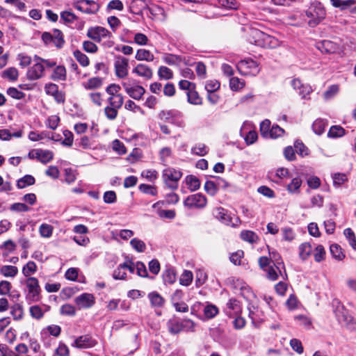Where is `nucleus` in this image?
I'll use <instances>...</instances> for the list:
<instances>
[{
	"instance_id": "obj_19",
	"label": "nucleus",
	"mask_w": 356,
	"mask_h": 356,
	"mask_svg": "<svg viewBox=\"0 0 356 356\" xmlns=\"http://www.w3.org/2000/svg\"><path fill=\"white\" fill-rule=\"evenodd\" d=\"M54 158V154L50 150L36 149L35 159L39 160L42 163H47L51 161Z\"/></svg>"
},
{
	"instance_id": "obj_41",
	"label": "nucleus",
	"mask_w": 356,
	"mask_h": 356,
	"mask_svg": "<svg viewBox=\"0 0 356 356\" xmlns=\"http://www.w3.org/2000/svg\"><path fill=\"white\" fill-rule=\"evenodd\" d=\"M130 245L138 252H144L146 249L145 243L137 238L131 240Z\"/></svg>"
},
{
	"instance_id": "obj_17",
	"label": "nucleus",
	"mask_w": 356,
	"mask_h": 356,
	"mask_svg": "<svg viewBox=\"0 0 356 356\" xmlns=\"http://www.w3.org/2000/svg\"><path fill=\"white\" fill-rule=\"evenodd\" d=\"M148 5L145 0H133L129 6L130 12L135 15H140L146 10Z\"/></svg>"
},
{
	"instance_id": "obj_37",
	"label": "nucleus",
	"mask_w": 356,
	"mask_h": 356,
	"mask_svg": "<svg viewBox=\"0 0 356 356\" xmlns=\"http://www.w3.org/2000/svg\"><path fill=\"white\" fill-rule=\"evenodd\" d=\"M312 246L308 243H302L299 246V255L302 260H305L310 255Z\"/></svg>"
},
{
	"instance_id": "obj_52",
	"label": "nucleus",
	"mask_w": 356,
	"mask_h": 356,
	"mask_svg": "<svg viewBox=\"0 0 356 356\" xmlns=\"http://www.w3.org/2000/svg\"><path fill=\"white\" fill-rule=\"evenodd\" d=\"M46 138H50V132L42 131L38 134L35 131H31L29 134V138L32 141H38Z\"/></svg>"
},
{
	"instance_id": "obj_28",
	"label": "nucleus",
	"mask_w": 356,
	"mask_h": 356,
	"mask_svg": "<svg viewBox=\"0 0 356 356\" xmlns=\"http://www.w3.org/2000/svg\"><path fill=\"white\" fill-rule=\"evenodd\" d=\"M135 58L138 60L152 61L154 56L149 50L140 49L137 51Z\"/></svg>"
},
{
	"instance_id": "obj_35",
	"label": "nucleus",
	"mask_w": 356,
	"mask_h": 356,
	"mask_svg": "<svg viewBox=\"0 0 356 356\" xmlns=\"http://www.w3.org/2000/svg\"><path fill=\"white\" fill-rule=\"evenodd\" d=\"M53 38V42L56 47H63L65 43V40L63 39V35L61 31H60L59 29H54Z\"/></svg>"
},
{
	"instance_id": "obj_26",
	"label": "nucleus",
	"mask_w": 356,
	"mask_h": 356,
	"mask_svg": "<svg viewBox=\"0 0 356 356\" xmlns=\"http://www.w3.org/2000/svg\"><path fill=\"white\" fill-rule=\"evenodd\" d=\"M330 250L332 257L336 260L342 261L345 258V254L339 245L337 243L332 244Z\"/></svg>"
},
{
	"instance_id": "obj_20",
	"label": "nucleus",
	"mask_w": 356,
	"mask_h": 356,
	"mask_svg": "<svg viewBox=\"0 0 356 356\" xmlns=\"http://www.w3.org/2000/svg\"><path fill=\"white\" fill-rule=\"evenodd\" d=\"M54 81H65L67 79V72L64 65L56 66L51 76Z\"/></svg>"
},
{
	"instance_id": "obj_40",
	"label": "nucleus",
	"mask_w": 356,
	"mask_h": 356,
	"mask_svg": "<svg viewBox=\"0 0 356 356\" xmlns=\"http://www.w3.org/2000/svg\"><path fill=\"white\" fill-rule=\"evenodd\" d=\"M325 125L323 120L317 119L312 124V129L317 135H321L325 131Z\"/></svg>"
},
{
	"instance_id": "obj_18",
	"label": "nucleus",
	"mask_w": 356,
	"mask_h": 356,
	"mask_svg": "<svg viewBox=\"0 0 356 356\" xmlns=\"http://www.w3.org/2000/svg\"><path fill=\"white\" fill-rule=\"evenodd\" d=\"M147 297L152 307H162L164 306L165 300L157 291L149 293Z\"/></svg>"
},
{
	"instance_id": "obj_27",
	"label": "nucleus",
	"mask_w": 356,
	"mask_h": 356,
	"mask_svg": "<svg viewBox=\"0 0 356 356\" xmlns=\"http://www.w3.org/2000/svg\"><path fill=\"white\" fill-rule=\"evenodd\" d=\"M241 238L242 240L250 243H256L259 240L258 235L250 230H243L241 232Z\"/></svg>"
},
{
	"instance_id": "obj_2",
	"label": "nucleus",
	"mask_w": 356,
	"mask_h": 356,
	"mask_svg": "<svg viewBox=\"0 0 356 356\" xmlns=\"http://www.w3.org/2000/svg\"><path fill=\"white\" fill-rule=\"evenodd\" d=\"M306 15L308 17L312 18L308 22L309 26L315 27L325 19L326 12L322 5L318 3L312 6L309 10L306 12Z\"/></svg>"
},
{
	"instance_id": "obj_38",
	"label": "nucleus",
	"mask_w": 356,
	"mask_h": 356,
	"mask_svg": "<svg viewBox=\"0 0 356 356\" xmlns=\"http://www.w3.org/2000/svg\"><path fill=\"white\" fill-rule=\"evenodd\" d=\"M18 75V70L15 67H9L3 72L2 77L15 81L17 79Z\"/></svg>"
},
{
	"instance_id": "obj_9",
	"label": "nucleus",
	"mask_w": 356,
	"mask_h": 356,
	"mask_svg": "<svg viewBox=\"0 0 356 356\" xmlns=\"http://www.w3.org/2000/svg\"><path fill=\"white\" fill-rule=\"evenodd\" d=\"M270 262L274 265L280 275L283 276L284 280L287 279V274L286 273L285 266L280 254L276 251H269Z\"/></svg>"
},
{
	"instance_id": "obj_13",
	"label": "nucleus",
	"mask_w": 356,
	"mask_h": 356,
	"mask_svg": "<svg viewBox=\"0 0 356 356\" xmlns=\"http://www.w3.org/2000/svg\"><path fill=\"white\" fill-rule=\"evenodd\" d=\"M291 85L295 90H297L298 94L305 99L312 92V89L309 85L302 83L299 79H293L291 81Z\"/></svg>"
},
{
	"instance_id": "obj_22",
	"label": "nucleus",
	"mask_w": 356,
	"mask_h": 356,
	"mask_svg": "<svg viewBox=\"0 0 356 356\" xmlns=\"http://www.w3.org/2000/svg\"><path fill=\"white\" fill-rule=\"evenodd\" d=\"M213 214L216 218L220 220L223 223L229 224L231 222V218L227 215V211L222 207H218L213 211Z\"/></svg>"
},
{
	"instance_id": "obj_42",
	"label": "nucleus",
	"mask_w": 356,
	"mask_h": 356,
	"mask_svg": "<svg viewBox=\"0 0 356 356\" xmlns=\"http://www.w3.org/2000/svg\"><path fill=\"white\" fill-rule=\"evenodd\" d=\"M163 279L165 284H173L176 280V275L174 270L170 268L165 270L163 274Z\"/></svg>"
},
{
	"instance_id": "obj_12",
	"label": "nucleus",
	"mask_w": 356,
	"mask_h": 356,
	"mask_svg": "<svg viewBox=\"0 0 356 356\" xmlns=\"http://www.w3.org/2000/svg\"><path fill=\"white\" fill-rule=\"evenodd\" d=\"M44 67L40 63H36L30 67L26 73L27 79L30 81H35L44 76Z\"/></svg>"
},
{
	"instance_id": "obj_36",
	"label": "nucleus",
	"mask_w": 356,
	"mask_h": 356,
	"mask_svg": "<svg viewBox=\"0 0 356 356\" xmlns=\"http://www.w3.org/2000/svg\"><path fill=\"white\" fill-rule=\"evenodd\" d=\"M125 267H127V263L120 264L118 268L113 271V277L115 280H124L127 277L125 273Z\"/></svg>"
},
{
	"instance_id": "obj_44",
	"label": "nucleus",
	"mask_w": 356,
	"mask_h": 356,
	"mask_svg": "<svg viewBox=\"0 0 356 356\" xmlns=\"http://www.w3.org/2000/svg\"><path fill=\"white\" fill-rule=\"evenodd\" d=\"M218 313V308L213 305H207L204 309V314L207 318L215 317Z\"/></svg>"
},
{
	"instance_id": "obj_43",
	"label": "nucleus",
	"mask_w": 356,
	"mask_h": 356,
	"mask_svg": "<svg viewBox=\"0 0 356 356\" xmlns=\"http://www.w3.org/2000/svg\"><path fill=\"white\" fill-rule=\"evenodd\" d=\"M227 309H229V312H226L228 316H232L231 311H234V313L237 314L240 309L239 302L236 299H230L229 302L227 303Z\"/></svg>"
},
{
	"instance_id": "obj_4",
	"label": "nucleus",
	"mask_w": 356,
	"mask_h": 356,
	"mask_svg": "<svg viewBox=\"0 0 356 356\" xmlns=\"http://www.w3.org/2000/svg\"><path fill=\"white\" fill-rule=\"evenodd\" d=\"M72 5L78 10L88 15L97 13L100 8V6L93 0H76Z\"/></svg>"
},
{
	"instance_id": "obj_54",
	"label": "nucleus",
	"mask_w": 356,
	"mask_h": 356,
	"mask_svg": "<svg viewBox=\"0 0 356 356\" xmlns=\"http://www.w3.org/2000/svg\"><path fill=\"white\" fill-rule=\"evenodd\" d=\"M284 133V130L280 126L275 124L271 127L268 136H269L270 138H277L282 136Z\"/></svg>"
},
{
	"instance_id": "obj_16",
	"label": "nucleus",
	"mask_w": 356,
	"mask_h": 356,
	"mask_svg": "<svg viewBox=\"0 0 356 356\" xmlns=\"http://www.w3.org/2000/svg\"><path fill=\"white\" fill-rule=\"evenodd\" d=\"M132 72L146 79H152L153 75L152 69L145 64H138Z\"/></svg>"
},
{
	"instance_id": "obj_8",
	"label": "nucleus",
	"mask_w": 356,
	"mask_h": 356,
	"mask_svg": "<svg viewBox=\"0 0 356 356\" xmlns=\"http://www.w3.org/2000/svg\"><path fill=\"white\" fill-rule=\"evenodd\" d=\"M74 302L79 309H88L95 305V298L91 293H83L75 298Z\"/></svg>"
},
{
	"instance_id": "obj_33",
	"label": "nucleus",
	"mask_w": 356,
	"mask_h": 356,
	"mask_svg": "<svg viewBox=\"0 0 356 356\" xmlns=\"http://www.w3.org/2000/svg\"><path fill=\"white\" fill-rule=\"evenodd\" d=\"M332 6L335 8H340L341 10H344L348 7L355 4V0H330Z\"/></svg>"
},
{
	"instance_id": "obj_47",
	"label": "nucleus",
	"mask_w": 356,
	"mask_h": 356,
	"mask_svg": "<svg viewBox=\"0 0 356 356\" xmlns=\"http://www.w3.org/2000/svg\"><path fill=\"white\" fill-rule=\"evenodd\" d=\"M138 188L140 191H141L143 193L149 194L152 196H156L157 195V190L156 186H151L145 184H141Z\"/></svg>"
},
{
	"instance_id": "obj_51",
	"label": "nucleus",
	"mask_w": 356,
	"mask_h": 356,
	"mask_svg": "<svg viewBox=\"0 0 356 356\" xmlns=\"http://www.w3.org/2000/svg\"><path fill=\"white\" fill-rule=\"evenodd\" d=\"M158 74L160 79H164L166 80L171 79L173 76L172 71L165 66H161L159 67Z\"/></svg>"
},
{
	"instance_id": "obj_5",
	"label": "nucleus",
	"mask_w": 356,
	"mask_h": 356,
	"mask_svg": "<svg viewBox=\"0 0 356 356\" xmlns=\"http://www.w3.org/2000/svg\"><path fill=\"white\" fill-rule=\"evenodd\" d=\"M236 67L241 74L245 75L255 74L259 71L257 63L251 58L240 60Z\"/></svg>"
},
{
	"instance_id": "obj_15",
	"label": "nucleus",
	"mask_w": 356,
	"mask_h": 356,
	"mask_svg": "<svg viewBox=\"0 0 356 356\" xmlns=\"http://www.w3.org/2000/svg\"><path fill=\"white\" fill-rule=\"evenodd\" d=\"M316 48L322 53L334 54L339 49V46L332 41L322 40L316 43Z\"/></svg>"
},
{
	"instance_id": "obj_3",
	"label": "nucleus",
	"mask_w": 356,
	"mask_h": 356,
	"mask_svg": "<svg viewBox=\"0 0 356 356\" xmlns=\"http://www.w3.org/2000/svg\"><path fill=\"white\" fill-rule=\"evenodd\" d=\"M26 284L28 289V293L26 296V300L29 302H38L41 298V289L38 279L34 277H29L26 280Z\"/></svg>"
},
{
	"instance_id": "obj_55",
	"label": "nucleus",
	"mask_w": 356,
	"mask_h": 356,
	"mask_svg": "<svg viewBox=\"0 0 356 356\" xmlns=\"http://www.w3.org/2000/svg\"><path fill=\"white\" fill-rule=\"evenodd\" d=\"M193 280V273L191 271L185 270L181 275L179 282L181 285L188 286L191 284Z\"/></svg>"
},
{
	"instance_id": "obj_63",
	"label": "nucleus",
	"mask_w": 356,
	"mask_h": 356,
	"mask_svg": "<svg viewBox=\"0 0 356 356\" xmlns=\"http://www.w3.org/2000/svg\"><path fill=\"white\" fill-rule=\"evenodd\" d=\"M220 83L217 80H209L206 82L205 89L207 92H216L220 88Z\"/></svg>"
},
{
	"instance_id": "obj_62",
	"label": "nucleus",
	"mask_w": 356,
	"mask_h": 356,
	"mask_svg": "<svg viewBox=\"0 0 356 356\" xmlns=\"http://www.w3.org/2000/svg\"><path fill=\"white\" fill-rule=\"evenodd\" d=\"M10 209L17 212H28L31 208L24 203L16 202L10 205Z\"/></svg>"
},
{
	"instance_id": "obj_48",
	"label": "nucleus",
	"mask_w": 356,
	"mask_h": 356,
	"mask_svg": "<svg viewBox=\"0 0 356 356\" xmlns=\"http://www.w3.org/2000/svg\"><path fill=\"white\" fill-rule=\"evenodd\" d=\"M74 56L77 60V61L83 66L86 67L89 65V59L88 56L82 53L79 50H76L74 51Z\"/></svg>"
},
{
	"instance_id": "obj_30",
	"label": "nucleus",
	"mask_w": 356,
	"mask_h": 356,
	"mask_svg": "<svg viewBox=\"0 0 356 356\" xmlns=\"http://www.w3.org/2000/svg\"><path fill=\"white\" fill-rule=\"evenodd\" d=\"M0 273L4 277H14L18 273V269L15 266L5 265L1 267Z\"/></svg>"
},
{
	"instance_id": "obj_46",
	"label": "nucleus",
	"mask_w": 356,
	"mask_h": 356,
	"mask_svg": "<svg viewBox=\"0 0 356 356\" xmlns=\"http://www.w3.org/2000/svg\"><path fill=\"white\" fill-rule=\"evenodd\" d=\"M37 270V266L35 262L29 261L22 268V273L25 277H29L31 274H33Z\"/></svg>"
},
{
	"instance_id": "obj_23",
	"label": "nucleus",
	"mask_w": 356,
	"mask_h": 356,
	"mask_svg": "<svg viewBox=\"0 0 356 356\" xmlns=\"http://www.w3.org/2000/svg\"><path fill=\"white\" fill-rule=\"evenodd\" d=\"M35 179L34 177L30 175H26L23 177L19 179L17 181V187L19 189H22L26 188V186H32L35 184Z\"/></svg>"
},
{
	"instance_id": "obj_34",
	"label": "nucleus",
	"mask_w": 356,
	"mask_h": 356,
	"mask_svg": "<svg viewBox=\"0 0 356 356\" xmlns=\"http://www.w3.org/2000/svg\"><path fill=\"white\" fill-rule=\"evenodd\" d=\"M302 184V180L300 177H297L293 178L291 183L287 186V190L291 193H299L300 187Z\"/></svg>"
},
{
	"instance_id": "obj_57",
	"label": "nucleus",
	"mask_w": 356,
	"mask_h": 356,
	"mask_svg": "<svg viewBox=\"0 0 356 356\" xmlns=\"http://www.w3.org/2000/svg\"><path fill=\"white\" fill-rule=\"evenodd\" d=\"M7 94L15 99H22L25 97V94L23 92L14 87L8 88L7 90Z\"/></svg>"
},
{
	"instance_id": "obj_32",
	"label": "nucleus",
	"mask_w": 356,
	"mask_h": 356,
	"mask_svg": "<svg viewBox=\"0 0 356 356\" xmlns=\"http://www.w3.org/2000/svg\"><path fill=\"white\" fill-rule=\"evenodd\" d=\"M346 134L345 129L339 125H334L330 128L327 133L329 138H339L344 136Z\"/></svg>"
},
{
	"instance_id": "obj_6",
	"label": "nucleus",
	"mask_w": 356,
	"mask_h": 356,
	"mask_svg": "<svg viewBox=\"0 0 356 356\" xmlns=\"http://www.w3.org/2000/svg\"><path fill=\"white\" fill-rule=\"evenodd\" d=\"M207 198L202 193L189 195L184 200V206L188 208H204L207 205Z\"/></svg>"
},
{
	"instance_id": "obj_59",
	"label": "nucleus",
	"mask_w": 356,
	"mask_h": 356,
	"mask_svg": "<svg viewBox=\"0 0 356 356\" xmlns=\"http://www.w3.org/2000/svg\"><path fill=\"white\" fill-rule=\"evenodd\" d=\"M31 316L37 320L41 319L44 316V312L38 305L31 306L29 309Z\"/></svg>"
},
{
	"instance_id": "obj_60",
	"label": "nucleus",
	"mask_w": 356,
	"mask_h": 356,
	"mask_svg": "<svg viewBox=\"0 0 356 356\" xmlns=\"http://www.w3.org/2000/svg\"><path fill=\"white\" fill-rule=\"evenodd\" d=\"M182 331L184 332H194L195 331V323L191 319H183L181 320Z\"/></svg>"
},
{
	"instance_id": "obj_39",
	"label": "nucleus",
	"mask_w": 356,
	"mask_h": 356,
	"mask_svg": "<svg viewBox=\"0 0 356 356\" xmlns=\"http://www.w3.org/2000/svg\"><path fill=\"white\" fill-rule=\"evenodd\" d=\"M108 102L111 106L119 109L122 107L124 103V97L122 95L117 94L114 97H108Z\"/></svg>"
},
{
	"instance_id": "obj_45",
	"label": "nucleus",
	"mask_w": 356,
	"mask_h": 356,
	"mask_svg": "<svg viewBox=\"0 0 356 356\" xmlns=\"http://www.w3.org/2000/svg\"><path fill=\"white\" fill-rule=\"evenodd\" d=\"M204 188L205 191L211 196H214L218 191V187L213 181H207Z\"/></svg>"
},
{
	"instance_id": "obj_56",
	"label": "nucleus",
	"mask_w": 356,
	"mask_h": 356,
	"mask_svg": "<svg viewBox=\"0 0 356 356\" xmlns=\"http://www.w3.org/2000/svg\"><path fill=\"white\" fill-rule=\"evenodd\" d=\"M191 152L193 154L202 156L207 154L208 147L204 144L200 143L192 148Z\"/></svg>"
},
{
	"instance_id": "obj_50",
	"label": "nucleus",
	"mask_w": 356,
	"mask_h": 356,
	"mask_svg": "<svg viewBox=\"0 0 356 356\" xmlns=\"http://www.w3.org/2000/svg\"><path fill=\"white\" fill-rule=\"evenodd\" d=\"M221 6L230 10H237L239 7V3L236 0H219Z\"/></svg>"
},
{
	"instance_id": "obj_1",
	"label": "nucleus",
	"mask_w": 356,
	"mask_h": 356,
	"mask_svg": "<svg viewBox=\"0 0 356 356\" xmlns=\"http://www.w3.org/2000/svg\"><path fill=\"white\" fill-rule=\"evenodd\" d=\"M181 177L182 172L173 168H167L162 172L163 182L168 188L173 191L177 189Z\"/></svg>"
},
{
	"instance_id": "obj_31",
	"label": "nucleus",
	"mask_w": 356,
	"mask_h": 356,
	"mask_svg": "<svg viewBox=\"0 0 356 356\" xmlns=\"http://www.w3.org/2000/svg\"><path fill=\"white\" fill-rule=\"evenodd\" d=\"M188 102L194 105H201L202 104V98L195 89L189 90L187 92Z\"/></svg>"
},
{
	"instance_id": "obj_29",
	"label": "nucleus",
	"mask_w": 356,
	"mask_h": 356,
	"mask_svg": "<svg viewBox=\"0 0 356 356\" xmlns=\"http://www.w3.org/2000/svg\"><path fill=\"white\" fill-rule=\"evenodd\" d=\"M103 81L99 77H92L88 79V81L83 83V86L87 90H93L99 88L102 86Z\"/></svg>"
},
{
	"instance_id": "obj_11",
	"label": "nucleus",
	"mask_w": 356,
	"mask_h": 356,
	"mask_svg": "<svg viewBox=\"0 0 356 356\" xmlns=\"http://www.w3.org/2000/svg\"><path fill=\"white\" fill-rule=\"evenodd\" d=\"M129 60L124 57H119L115 62V70L116 76L119 78H124L128 74Z\"/></svg>"
},
{
	"instance_id": "obj_49",
	"label": "nucleus",
	"mask_w": 356,
	"mask_h": 356,
	"mask_svg": "<svg viewBox=\"0 0 356 356\" xmlns=\"http://www.w3.org/2000/svg\"><path fill=\"white\" fill-rule=\"evenodd\" d=\"M265 271L266 272V277L271 281L277 280L279 275H280L274 265L270 266Z\"/></svg>"
},
{
	"instance_id": "obj_24",
	"label": "nucleus",
	"mask_w": 356,
	"mask_h": 356,
	"mask_svg": "<svg viewBox=\"0 0 356 356\" xmlns=\"http://www.w3.org/2000/svg\"><path fill=\"white\" fill-rule=\"evenodd\" d=\"M186 184L191 191H195L200 187V181L195 175H190L186 176L185 179Z\"/></svg>"
},
{
	"instance_id": "obj_64",
	"label": "nucleus",
	"mask_w": 356,
	"mask_h": 356,
	"mask_svg": "<svg viewBox=\"0 0 356 356\" xmlns=\"http://www.w3.org/2000/svg\"><path fill=\"white\" fill-rule=\"evenodd\" d=\"M245 83L238 77H232L229 80V86L232 90H238L243 88Z\"/></svg>"
},
{
	"instance_id": "obj_25",
	"label": "nucleus",
	"mask_w": 356,
	"mask_h": 356,
	"mask_svg": "<svg viewBox=\"0 0 356 356\" xmlns=\"http://www.w3.org/2000/svg\"><path fill=\"white\" fill-rule=\"evenodd\" d=\"M255 36L259 38H261L264 41V46H268L270 47H273L277 44V40L269 35H267L261 31H255Z\"/></svg>"
},
{
	"instance_id": "obj_61",
	"label": "nucleus",
	"mask_w": 356,
	"mask_h": 356,
	"mask_svg": "<svg viewBox=\"0 0 356 356\" xmlns=\"http://www.w3.org/2000/svg\"><path fill=\"white\" fill-rule=\"evenodd\" d=\"M325 251L323 245H318L315 249L314 254V259L316 262H321L325 259Z\"/></svg>"
},
{
	"instance_id": "obj_7",
	"label": "nucleus",
	"mask_w": 356,
	"mask_h": 356,
	"mask_svg": "<svg viewBox=\"0 0 356 356\" xmlns=\"http://www.w3.org/2000/svg\"><path fill=\"white\" fill-rule=\"evenodd\" d=\"M122 86L129 96L136 100H140L145 93V89L139 85L131 86L127 82L122 83Z\"/></svg>"
},
{
	"instance_id": "obj_10",
	"label": "nucleus",
	"mask_w": 356,
	"mask_h": 356,
	"mask_svg": "<svg viewBox=\"0 0 356 356\" xmlns=\"http://www.w3.org/2000/svg\"><path fill=\"white\" fill-rule=\"evenodd\" d=\"M87 35L96 42H100L102 38H110L112 35L106 29L102 26H96L89 29Z\"/></svg>"
},
{
	"instance_id": "obj_58",
	"label": "nucleus",
	"mask_w": 356,
	"mask_h": 356,
	"mask_svg": "<svg viewBox=\"0 0 356 356\" xmlns=\"http://www.w3.org/2000/svg\"><path fill=\"white\" fill-rule=\"evenodd\" d=\"M60 314L62 315L74 316L76 315L75 307L70 304H65L60 307Z\"/></svg>"
},
{
	"instance_id": "obj_53",
	"label": "nucleus",
	"mask_w": 356,
	"mask_h": 356,
	"mask_svg": "<svg viewBox=\"0 0 356 356\" xmlns=\"http://www.w3.org/2000/svg\"><path fill=\"white\" fill-rule=\"evenodd\" d=\"M39 232L42 236L49 238L52 235L53 227L50 225L43 223L40 226Z\"/></svg>"
},
{
	"instance_id": "obj_21",
	"label": "nucleus",
	"mask_w": 356,
	"mask_h": 356,
	"mask_svg": "<svg viewBox=\"0 0 356 356\" xmlns=\"http://www.w3.org/2000/svg\"><path fill=\"white\" fill-rule=\"evenodd\" d=\"M167 327L170 334H177L182 332L181 320L177 318L170 319L167 322Z\"/></svg>"
},
{
	"instance_id": "obj_14",
	"label": "nucleus",
	"mask_w": 356,
	"mask_h": 356,
	"mask_svg": "<svg viewBox=\"0 0 356 356\" xmlns=\"http://www.w3.org/2000/svg\"><path fill=\"white\" fill-rule=\"evenodd\" d=\"M96 341L90 335L86 334L79 337L72 344L78 348H88L96 345Z\"/></svg>"
}]
</instances>
